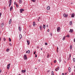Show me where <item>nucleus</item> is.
I'll return each instance as SVG.
<instances>
[{
    "label": "nucleus",
    "mask_w": 75,
    "mask_h": 75,
    "mask_svg": "<svg viewBox=\"0 0 75 75\" xmlns=\"http://www.w3.org/2000/svg\"><path fill=\"white\" fill-rule=\"evenodd\" d=\"M41 50H42V48H41Z\"/></svg>",
    "instance_id": "obj_58"
},
{
    "label": "nucleus",
    "mask_w": 75,
    "mask_h": 75,
    "mask_svg": "<svg viewBox=\"0 0 75 75\" xmlns=\"http://www.w3.org/2000/svg\"><path fill=\"white\" fill-rule=\"evenodd\" d=\"M40 61H41V60L40 59H39L38 60V61H39V62H40Z\"/></svg>",
    "instance_id": "obj_51"
},
{
    "label": "nucleus",
    "mask_w": 75,
    "mask_h": 75,
    "mask_svg": "<svg viewBox=\"0 0 75 75\" xmlns=\"http://www.w3.org/2000/svg\"><path fill=\"white\" fill-rule=\"evenodd\" d=\"M62 75H65V74H64V73H62Z\"/></svg>",
    "instance_id": "obj_60"
},
{
    "label": "nucleus",
    "mask_w": 75,
    "mask_h": 75,
    "mask_svg": "<svg viewBox=\"0 0 75 75\" xmlns=\"http://www.w3.org/2000/svg\"><path fill=\"white\" fill-rule=\"evenodd\" d=\"M57 69L58 70H59V67H57Z\"/></svg>",
    "instance_id": "obj_42"
},
{
    "label": "nucleus",
    "mask_w": 75,
    "mask_h": 75,
    "mask_svg": "<svg viewBox=\"0 0 75 75\" xmlns=\"http://www.w3.org/2000/svg\"><path fill=\"white\" fill-rule=\"evenodd\" d=\"M26 54L27 53L30 54V50L27 51H26Z\"/></svg>",
    "instance_id": "obj_13"
},
{
    "label": "nucleus",
    "mask_w": 75,
    "mask_h": 75,
    "mask_svg": "<svg viewBox=\"0 0 75 75\" xmlns=\"http://www.w3.org/2000/svg\"><path fill=\"white\" fill-rule=\"evenodd\" d=\"M71 54H70L69 57L71 58Z\"/></svg>",
    "instance_id": "obj_33"
},
{
    "label": "nucleus",
    "mask_w": 75,
    "mask_h": 75,
    "mask_svg": "<svg viewBox=\"0 0 75 75\" xmlns=\"http://www.w3.org/2000/svg\"><path fill=\"white\" fill-rule=\"evenodd\" d=\"M1 69H0V74H1Z\"/></svg>",
    "instance_id": "obj_54"
},
{
    "label": "nucleus",
    "mask_w": 75,
    "mask_h": 75,
    "mask_svg": "<svg viewBox=\"0 0 75 75\" xmlns=\"http://www.w3.org/2000/svg\"><path fill=\"white\" fill-rule=\"evenodd\" d=\"M45 45H48V43L47 42H45Z\"/></svg>",
    "instance_id": "obj_31"
},
{
    "label": "nucleus",
    "mask_w": 75,
    "mask_h": 75,
    "mask_svg": "<svg viewBox=\"0 0 75 75\" xmlns=\"http://www.w3.org/2000/svg\"><path fill=\"white\" fill-rule=\"evenodd\" d=\"M46 27H47V28L48 27V25H46Z\"/></svg>",
    "instance_id": "obj_49"
},
{
    "label": "nucleus",
    "mask_w": 75,
    "mask_h": 75,
    "mask_svg": "<svg viewBox=\"0 0 75 75\" xmlns=\"http://www.w3.org/2000/svg\"><path fill=\"white\" fill-rule=\"evenodd\" d=\"M50 72V70H47V72Z\"/></svg>",
    "instance_id": "obj_40"
},
{
    "label": "nucleus",
    "mask_w": 75,
    "mask_h": 75,
    "mask_svg": "<svg viewBox=\"0 0 75 75\" xmlns=\"http://www.w3.org/2000/svg\"><path fill=\"white\" fill-rule=\"evenodd\" d=\"M69 71V72H71V69L70 67H69L68 68Z\"/></svg>",
    "instance_id": "obj_10"
},
{
    "label": "nucleus",
    "mask_w": 75,
    "mask_h": 75,
    "mask_svg": "<svg viewBox=\"0 0 75 75\" xmlns=\"http://www.w3.org/2000/svg\"><path fill=\"white\" fill-rule=\"evenodd\" d=\"M55 70L56 71H57V68H56Z\"/></svg>",
    "instance_id": "obj_44"
},
{
    "label": "nucleus",
    "mask_w": 75,
    "mask_h": 75,
    "mask_svg": "<svg viewBox=\"0 0 75 75\" xmlns=\"http://www.w3.org/2000/svg\"><path fill=\"white\" fill-rule=\"evenodd\" d=\"M69 59H70V57L68 58V59H67L68 61V60H69Z\"/></svg>",
    "instance_id": "obj_41"
},
{
    "label": "nucleus",
    "mask_w": 75,
    "mask_h": 75,
    "mask_svg": "<svg viewBox=\"0 0 75 75\" xmlns=\"http://www.w3.org/2000/svg\"><path fill=\"white\" fill-rule=\"evenodd\" d=\"M70 25H72V21L70 22Z\"/></svg>",
    "instance_id": "obj_22"
},
{
    "label": "nucleus",
    "mask_w": 75,
    "mask_h": 75,
    "mask_svg": "<svg viewBox=\"0 0 75 75\" xmlns=\"http://www.w3.org/2000/svg\"><path fill=\"white\" fill-rule=\"evenodd\" d=\"M52 75H54V71H52Z\"/></svg>",
    "instance_id": "obj_23"
},
{
    "label": "nucleus",
    "mask_w": 75,
    "mask_h": 75,
    "mask_svg": "<svg viewBox=\"0 0 75 75\" xmlns=\"http://www.w3.org/2000/svg\"><path fill=\"white\" fill-rule=\"evenodd\" d=\"M67 73H65V75H67Z\"/></svg>",
    "instance_id": "obj_57"
},
{
    "label": "nucleus",
    "mask_w": 75,
    "mask_h": 75,
    "mask_svg": "<svg viewBox=\"0 0 75 75\" xmlns=\"http://www.w3.org/2000/svg\"><path fill=\"white\" fill-rule=\"evenodd\" d=\"M40 28L41 31L42 30V25H40Z\"/></svg>",
    "instance_id": "obj_7"
},
{
    "label": "nucleus",
    "mask_w": 75,
    "mask_h": 75,
    "mask_svg": "<svg viewBox=\"0 0 75 75\" xmlns=\"http://www.w3.org/2000/svg\"><path fill=\"white\" fill-rule=\"evenodd\" d=\"M19 31H21V28L20 26H19Z\"/></svg>",
    "instance_id": "obj_21"
},
{
    "label": "nucleus",
    "mask_w": 75,
    "mask_h": 75,
    "mask_svg": "<svg viewBox=\"0 0 75 75\" xmlns=\"http://www.w3.org/2000/svg\"><path fill=\"white\" fill-rule=\"evenodd\" d=\"M16 7H17V8L18 7V5H17V4H16Z\"/></svg>",
    "instance_id": "obj_26"
},
{
    "label": "nucleus",
    "mask_w": 75,
    "mask_h": 75,
    "mask_svg": "<svg viewBox=\"0 0 75 75\" xmlns=\"http://www.w3.org/2000/svg\"><path fill=\"white\" fill-rule=\"evenodd\" d=\"M31 1H33V2H35V0H31Z\"/></svg>",
    "instance_id": "obj_36"
},
{
    "label": "nucleus",
    "mask_w": 75,
    "mask_h": 75,
    "mask_svg": "<svg viewBox=\"0 0 75 75\" xmlns=\"http://www.w3.org/2000/svg\"><path fill=\"white\" fill-rule=\"evenodd\" d=\"M68 16V14H66L65 13H64L63 14L64 17H67Z\"/></svg>",
    "instance_id": "obj_4"
},
{
    "label": "nucleus",
    "mask_w": 75,
    "mask_h": 75,
    "mask_svg": "<svg viewBox=\"0 0 75 75\" xmlns=\"http://www.w3.org/2000/svg\"><path fill=\"white\" fill-rule=\"evenodd\" d=\"M47 32H50V30L49 29H48L47 30Z\"/></svg>",
    "instance_id": "obj_47"
},
{
    "label": "nucleus",
    "mask_w": 75,
    "mask_h": 75,
    "mask_svg": "<svg viewBox=\"0 0 75 75\" xmlns=\"http://www.w3.org/2000/svg\"><path fill=\"white\" fill-rule=\"evenodd\" d=\"M39 18L40 19V18H40V17H39Z\"/></svg>",
    "instance_id": "obj_62"
},
{
    "label": "nucleus",
    "mask_w": 75,
    "mask_h": 75,
    "mask_svg": "<svg viewBox=\"0 0 75 75\" xmlns=\"http://www.w3.org/2000/svg\"><path fill=\"white\" fill-rule=\"evenodd\" d=\"M26 71V70H25V69L24 70H21V72H22L23 73H24V72H25Z\"/></svg>",
    "instance_id": "obj_8"
},
{
    "label": "nucleus",
    "mask_w": 75,
    "mask_h": 75,
    "mask_svg": "<svg viewBox=\"0 0 75 75\" xmlns=\"http://www.w3.org/2000/svg\"><path fill=\"white\" fill-rule=\"evenodd\" d=\"M65 36H64L62 39L63 40H65Z\"/></svg>",
    "instance_id": "obj_27"
},
{
    "label": "nucleus",
    "mask_w": 75,
    "mask_h": 75,
    "mask_svg": "<svg viewBox=\"0 0 75 75\" xmlns=\"http://www.w3.org/2000/svg\"><path fill=\"white\" fill-rule=\"evenodd\" d=\"M11 20H12L11 19H10V20H9V24H11Z\"/></svg>",
    "instance_id": "obj_9"
},
{
    "label": "nucleus",
    "mask_w": 75,
    "mask_h": 75,
    "mask_svg": "<svg viewBox=\"0 0 75 75\" xmlns=\"http://www.w3.org/2000/svg\"><path fill=\"white\" fill-rule=\"evenodd\" d=\"M9 45H10V46H11V45H12L11 44V43H9Z\"/></svg>",
    "instance_id": "obj_38"
},
{
    "label": "nucleus",
    "mask_w": 75,
    "mask_h": 75,
    "mask_svg": "<svg viewBox=\"0 0 75 75\" xmlns=\"http://www.w3.org/2000/svg\"><path fill=\"white\" fill-rule=\"evenodd\" d=\"M74 42H75V38L74 39Z\"/></svg>",
    "instance_id": "obj_52"
},
{
    "label": "nucleus",
    "mask_w": 75,
    "mask_h": 75,
    "mask_svg": "<svg viewBox=\"0 0 75 75\" xmlns=\"http://www.w3.org/2000/svg\"><path fill=\"white\" fill-rule=\"evenodd\" d=\"M74 17H75V14L74 13H72L71 15V17L73 18Z\"/></svg>",
    "instance_id": "obj_6"
},
{
    "label": "nucleus",
    "mask_w": 75,
    "mask_h": 75,
    "mask_svg": "<svg viewBox=\"0 0 75 75\" xmlns=\"http://www.w3.org/2000/svg\"><path fill=\"white\" fill-rule=\"evenodd\" d=\"M50 35H51V36H52V33H50Z\"/></svg>",
    "instance_id": "obj_34"
},
{
    "label": "nucleus",
    "mask_w": 75,
    "mask_h": 75,
    "mask_svg": "<svg viewBox=\"0 0 75 75\" xmlns=\"http://www.w3.org/2000/svg\"><path fill=\"white\" fill-rule=\"evenodd\" d=\"M24 59L25 60H27V55L25 54L24 56Z\"/></svg>",
    "instance_id": "obj_1"
},
{
    "label": "nucleus",
    "mask_w": 75,
    "mask_h": 75,
    "mask_svg": "<svg viewBox=\"0 0 75 75\" xmlns=\"http://www.w3.org/2000/svg\"><path fill=\"white\" fill-rule=\"evenodd\" d=\"M73 61H74V62H75V58H73Z\"/></svg>",
    "instance_id": "obj_35"
},
{
    "label": "nucleus",
    "mask_w": 75,
    "mask_h": 75,
    "mask_svg": "<svg viewBox=\"0 0 75 75\" xmlns=\"http://www.w3.org/2000/svg\"><path fill=\"white\" fill-rule=\"evenodd\" d=\"M1 40V38L0 37V41Z\"/></svg>",
    "instance_id": "obj_61"
},
{
    "label": "nucleus",
    "mask_w": 75,
    "mask_h": 75,
    "mask_svg": "<svg viewBox=\"0 0 75 75\" xmlns=\"http://www.w3.org/2000/svg\"><path fill=\"white\" fill-rule=\"evenodd\" d=\"M4 41H6V38H4Z\"/></svg>",
    "instance_id": "obj_37"
},
{
    "label": "nucleus",
    "mask_w": 75,
    "mask_h": 75,
    "mask_svg": "<svg viewBox=\"0 0 75 75\" xmlns=\"http://www.w3.org/2000/svg\"><path fill=\"white\" fill-rule=\"evenodd\" d=\"M13 7L12 6H11V7L10 8V11H12L13 10Z\"/></svg>",
    "instance_id": "obj_11"
},
{
    "label": "nucleus",
    "mask_w": 75,
    "mask_h": 75,
    "mask_svg": "<svg viewBox=\"0 0 75 75\" xmlns=\"http://www.w3.org/2000/svg\"><path fill=\"white\" fill-rule=\"evenodd\" d=\"M9 5H11V3H10Z\"/></svg>",
    "instance_id": "obj_50"
},
{
    "label": "nucleus",
    "mask_w": 75,
    "mask_h": 75,
    "mask_svg": "<svg viewBox=\"0 0 75 75\" xmlns=\"http://www.w3.org/2000/svg\"><path fill=\"white\" fill-rule=\"evenodd\" d=\"M46 27V26H45V25H43V28H44V29H45V27Z\"/></svg>",
    "instance_id": "obj_14"
},
{
    "label": "nucleus",
    "mask_w": 75,
    "mask_h": 75,
    "mask_svg": "<svg viewBox=\"0 0 75 75\" xmlns=\"http://www.w3.org/2000/svg\"><path fill=\"white\" fill-rule=\"evenodd\" d=\"M36 53V52H35V51L34 52V54H35V53Z\"/></svg>",
    "instance_id": "obj_45"
},
{
    "label": "nucleus",
    "mask_w": 75,
    "mask_h": 75,
    "mask_svg": "<svg viewBox=\"0 0 75 75\" xmlns=\"http://www.w3.org/2000/svg\"><path fill=\"white\" fill-rule=\"evenodd\" d=\"M57 47V52H58V47Z\"/></svg>",
    "instance_id": "obj_46"
},
{
    "label": "nucleus",
    "mask_w": 75,
    "mask_h": 75,
    "mask_svg": "<svg viewBox=\"0 0 75 75\" xmlns=\"http://www.w3.org/2000/svg\"><path fill=\"white\" fill-rule=\"evenodd\" d=\"M9 2L10 3H11V0H9Z\"/></svg>",
    "instance_id": "obj_39"
},
{
    "label": "nucleus",
    "mask_w": 75,
    "mask_h": 75,
    "mask_svg": "<svg viewBox=\"0 0 75 75\" xmlns=\"http://www.w3.org/2000/svg\"><path fill=\"white\" fill-rule=\"evenodd\" d=\"M37 48H39V47H37Z\"/></svg>",
    "instance_id": "obj_63"
},
{
    "label": "nucleus",
    "mask_w": 75,
    "mask_h": 75,
    "mask_svg": "<svg viewBox=\"0 0 75 75\" xmlns=\"http://www.w3.org/2000/svg\"><path fill=\"white\" fill-rule=\"evenodd\" d=\"M27 42L28 43V45H30V41L29 40H27Z\"/></svg>",
    "instance_id": "obj_16"
},
{
    "label": "nucleus",
    "mask_w": 75,
    "mask_h": 75,
    "mask_svg": "<svg viewBox=\"0 0 75 75\" xmlns=\"http://www.w3.org/2000/svg\"><path fill=\"white\" fill-rule=\"evenodd\" d=\"M24 11V10L23 8L20 9V11L21 13H23L22 11Z\"/></svg>",
    "instance_id": "obj_2"
},
{
    "label": "nucleus",
    "mask_w": 75,
    "mask_h": 75,
    "mask_svg": "<svg viewBox=\"0 0 75 75\" xmlns=\"http://www.w3.org/2000/svg\"><path fill=\"white\" fill-rule=\"evenodd\" d=\"M60 30H61V29H60V27H58L57 28V31L58 32H59V31H60Z\"/></svg>",
    "instance_id": "obj_5"
},
{
    "label": "nucleus",
    "mask_w": 75,
    "mask_h": 75,
    "mask_svg": "<svg viewBox=\"0 0 75 75\" xmlns=\"http://www.w3.org/2000/svg\"><path fill=\"white\" fill-rule=\"evenodd\" d=\"M50 6H48L47 7V9L48 10H50Z\"/></svg>",
    "instance_id": "obj_19"
},
{
    "label": "nucleus",
    "mask_w": 75,
    "mask_h": 75,
    "mask_svg": "<svg viewBox=\"0 0 75 75\" xmlns=\"http://www.w3.org/2000/svg\"><path fill=\"white\" fill-rule=\"evenodd\" d=\"M14 4H16V2H15L14 3Z\"/></svg>",
    "instance_id": "obj_55"
},
{
    "label": "nucleus",
    "mask_w": 75,
    "mask_h": 75,
    "mask_svg": "<svg viewBox=\"0 0 75 75\" xmlns=\"http://www.w3.org/2000/svg\"><path fill=\"white\" fill-rule=\"evenodd\" d=\"M11 5H9V7H10V6H11Z\"/></svg>",
    "instance_id": "obj_56"
},
{
    "label": "nucleus",
    "mask_w": 75,
    "mask_h": 75,
    "mask_svg": "<svg viewBox=\"0 0 75 75\" xmlns=\"http://www.w3.org/2000/svg\"><path fill=\"white\" fill-rule=\"evenodd\" d=\"M33 25L34 27H35V22H33Z\"/></svg>",
    "instance_id": "obj_17"
},
{
    "label": "nucleus",
    "mask_w": 75,
    "mask_h": 75,
    "mask_svg": "<svg viewBox=\"0 0 75 75\" xmlns=\"http://www.w3.org/2000/svg\"><path fill=\"white\" fill-rule=\"evenodd\" d=\"M66 37H68V38H69V35H67L66 36Z\"/></svg>",
    "instance_id": "obj_32"
},
{
    "label": "nucleus",
    "mask_w": 75,
    "mask_h": 75,
    "mask_svg": "<svg viewBox=\"0 0 75 75\" xmlns=\"http://www.w3.org/2000/svg\"><path fill=\"white\" fill-rule=\"evenodd\" d=\"M59 62H61V57L59 58Z\"/></svg>",
    "instance_id": "obj_28"
},
{
    "label": "nucleus",
    "mask_w": 75,
    "mask_h": 75,
    "mask_svg": "<svg viewBox=\"0 0 75 75\" xmlns=\"http://www.w3.org/2000/svg\"><path fill=\"white\" fill-rule=\"evenodd\" d=\"M49 56H49V55H47V58H48V57H49Z\"/></svg>",
    "instance_id": "obj_53"
},
{
    "label": "nucleus",
    "mask_w": 75,
    "mask_h": 75,
    "mask_svg": "<svg viewBox=\"0 0 75 75\" xmlns=\"http://www.w3.org/2000/svg\"><path fill=\"white\" fill-rule=\"evenodd\" d=\"M10 64H9L7 66V69H9L10 68Z\"/></svg>",
    "instance_id": "obj_3"
},
{
    "label": "nucleus",
    "mask_w": 75,
    "mask_h": 75,
    "mask_svg": "<svg viewBox=\"0 0 75 75\" xmlns=\"http://www.w3.org/2000/svg\"><path fill=\"white\" fill-rule=\"evenodd\" d=\"M35 57L36 58H37V55L36 54H35Z\"/></svg>",
    "instance_id": "obj_43"
},
{
    "label": "nucleus",
    "mask_w": 75,
    "mask_h": 75,
    "mask_svg": "<svg viewBox=\"0 0 75 75\" xmlns=\"http://www.w3.org/2000/svg\"><path fill=\"white\" fill-rule=\"evenodd\" d=\"M1 13H0V17H1Z\"/></svg>",
    "instance_id": "obj_48"
},
{
    "label": "nucleus",
    "mask_w": 75,
    "mask_h": 75,
    "mask_svg": "<svg viewBox=\"0 0 75 75\" xmlns=\"http://www.w3.org/2000/svg\"><path fill=\"white\" fill-rule=\"evenodd\" d=\"M56 62H57V61H56V60H54V63H56Z\"/></svg>",
    "instance_id": "obj_30"
},
{
    "label": "nucleus",
    "mask_w": 75,
    "mask_h": 75,
    "mask_svg": "<svg viewBox=\"0 0 75 75\" xmlns=\"http://www.w3.org/2000/svg\"><path fill=\"white\" fill-rule=\"evenodd\" d=\"M3 25H4V23H1V27H3Z\"/></svg>",
    "instance_id": "obj_24"
},
{
    "label": "nucleus",
    "mask_w": 75,
    "mask_h": 75,
    "mask_svg": "<svg viewBox=\"0 0 75 75\" xmlns=\"http://www.w3.org/2000/svg\"><path fill=\"white\" fill-rule=\"evenodd\" d=\"M19 4H21L22 3V0H19Z\"/></svg>",
    "instance_id": "obj_15"
},
{
    "label": "nucleus",
    "mask_w": 75,
    "mask_h": 75,
    "mask_svg": "<svg viewBox=\"0 0 75 75\" xmlns=\"http://www.w3.org/2000/svg\"><path fill=\"white\" fill-rule=\"evenodd\" d=\"M38 21H39V19H38Z\"/></svg>",
    "instance_id": "obj_64"
},
{
    "label": "nucleus",
    "mask_w": 75,
    "mask_h": 75,
    "mask_svg": "<svg viewBox=\"0 0 75 75\" xmlns=\"http://www.w3.org/2000/svg\"><path fill=\"white\" fill-rule=\"evenodd\" d=\"M19 37L20 39H21V38H22V35H19Z\"/></svg>",
    "instance_id": "obj_18"
},
{
    "label": "nucleus",
    "mask_w": 75,
    "mask_h": 75,
    "mask_svg": "<svg viewBox=\"0 0 75 75\" xmlns=\"http://www.w3.org/2000/svg\"><path fill=\"white\" fill-rule=\"evenodd\" d=\"M9 41L10 42H11V38H9Z\"/></svg>",
    "instance_id": "obj_25"
},
{
    "label": "nucleus",
    "mask_w": 75,
    "mask_h": 75,
    "mask_svg": "<svg viewBox=\"0 0 75 75\" xmlns=\"http://www.w3.org/2000/svg\"><path fill=\"white\" fill-rule=\"evenodd\" d=\"M8 51H9V49H7L6 50L7 52H8Z\"/></svg>",
    "instance_id": "obj_29"
},
{
    "label": "nucleus",
    "mask_w": 75,
    "mask_h": 75,
    "mask_svg": "<svg viewBox=\"0 0 75 75\" xmlns=\"http://www.w3.org/2000/svg\"><path fill=\"white\" fill-rule=\"evenodd\" d=\"M4 10H6V8H4Z\"/></svg>",
    "instance_id": "obj_59"
},
{
    "label": "nucleus",
    "mask_w": 75,
    "mask_h": 75,
    "mask_svg": "<svg viewBox=\"0 0 75 75\" xmlns=\"http://www.w3.org/2000/svg\"><path fill=\"white\" fill-rule=\"evenodd\" d=\"M70 48L71 50L72 49V45H70Z\"/></svg>",
    "instance_id": "obj_20"
},
{
    "label": "nucleus",
    "mask_w": 75,
    "mask_h": 75,
    "mask_svg": "<svg viewBox=\"0 0 75 75\" xmlns=\"http://www.w3.org/2000/svg\"><path fill=\"white\" fill-rule=\"evenodd\" d=\"M69 32L70 33H73V29H71L70 30Z\"/></svg>",
    "instance_id": "obj_12"
}]
</instances>
